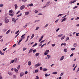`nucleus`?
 <instances>
[{
	"label": "nucleus",
	"mask_w": 79,
	"mask_h": 79,
	"mask_svg": "<svg viewBox=\"0 0 79 79\" xmlns=\"http://www.w3.org/2000/svg\"><path fill=\"white\" fill-rule=\"evenodd\" d=\"M36 45H37V43H36L34 45H33L32 47H35Z\"/></svg>",
	"instance_id": "nucleus-24"
},
{
	"label": "nucleus",
	"mask_w": 79,
	"mask_h": 79,
	"mask_svg": "<svg viewBox=\"0 0 79 79\" xmlns=\"http://www.w3.org/2000/svg\"><path fill=\"white\" fill-rule=\"evenodd\" d=\"M0 7H2V6H3V4H0Z\"/></svg>",
	"instance_id": "nucleus-50"
},
{
	"label": "nucleus",
	"mask_w": 79,
	"mask_h": 79,
	"mask_svg": "<svg viewBox=\"0 0 79 79\" xmlns=\"http://www.w3.org/2000/svg\"><path fill=\"white\" fill-rule=\"evenodd\" d=\"M50 3V2H48L46 4V5H48V4H49V3Z\"/></svg>",
	"instance_id": "nucleus-45"
},
{
	"label": "nucleus",
	"mask_w": 79,
	"mask_h": 79,
	"mask_svg": "<svg viewBox=\"0 0 79 79\" xmlns=\"http://www.w3.org/2000/svg\"><path fill=\"white\" fill-rule=\"evenodd\" d=\"M64 37H65V36H63L62 38H61V40H63V39H64Z\"/></svg>",
	"instance_id": "nucleus-23"
},
{
	"label": "nucleus",
	"mask_w": 79,
	"mask_h": 79,
	"mask_svg": "<svg viewBox=\"0 0 79 79\" xmlns=\"http://www.w3.org/2000/svg\"><path fill=\"white\" fill-rule=\"evenodd\" d=\"M63 75V73H62L61 74H60V76H62V75Z\"/></svg>",
	"instance_id": "nucleus-57"
},
{
	"label": "nucleus",
	"mask_w": 79,
	"mask_h": 79,
	"mask_svg": "<svg viewBox=\"0 0 79 79\" xmlns=\"http://www.w3.org/2000/svg\"><path fill=\"white\" fill-rule=\"evenodd\" d=\"M44 55H48V53L47 52H45L44 53Z\"/></svg>",
	"instance_id": "nucleus-44"
},
{
	"label": "nucleus",
	"mask_w": 79,
	"mask_h": 79,
	"mask_svg": "<svg viewBox=\"0 0 79 79\" xmlns=\"http://www.w3.org/2000/svg\"><path fill=\"white\" fill-rule=\"evenodd\" d=\"M26 49H27V48H23V51H25V50H26Z\"/></svg>",
	"instance_id": "nucleus-32"
},
{
	"label": "nucleus",
	"mask_w": 79,
	"mask_h": 79,
	"mask_svg": "<svg viewBox=\"0 0 79 79\" xmlns=\"http://www.w3.org/2000/svg\"><path fill=\"white\" fill-rule=\"evenodd\" d=\"M19 13H20V11H19L18 12H17L16 13V15H18V14H19Z\"/></svg>",
	"instance_id": "nucleus-49"
},
{
	"label": "nucleus",
	"mask_w": 79,
	"mask_h": 79,
	"mask_svg": "<svg viewBox=\"0 0 79 79\" xmlns=\"http://www.w3.org/2000/svg\"><path fill=\"white\" fill-rule=\"evenodd\" d=\"M22 15V14L21 13L20 14H19L18 15H17V17H19V16H21Z\"/></svg>",
	"instance_id": "nucleus-22"
},
{
	"label": "nucleus",
	"mask_w": 79,
	"mask_h": 79,
	"mask_svg": "<svg viewBox=\"0 0 79 79\" xmlns=\"http://www.w3.org/2000/svg\"><path fill=\"white\" fill-rule=\"evenodd\" d=\"M50 51L49 50H46L45 52L48 53H49Z\"/></svg>",
	"instance_id": "nucleus-35"
},
{
	"label": "nucleus",
	"mask_w": 79,
	"mask_h": 79,
	"mask_svg": "<svg viewBox=\"0 0 79 79\" xmlns=\"http://www.w3.org/2000/svg\"><path fill=\"white\" fill-rule=\"evenodd\" d=\"M40 55V53H37L35 54V56H38V55Z\"/></svg>",
	"instance_id": "nucleus-13"
},
{
	"label": "nucleus",
	"mask_w": 79,
	"mask_h": 79,
	"mask_svg": "<svg viewBox=\"0 0 79 79\" xmlns=\"http://www.w3.org/2000/svg\"><path fill=\"white\" fill-rule=\"evenodd\" d=\"M9 12V13H13V10H10Z\"/></svg>",
	"instance_id": "nucleus-20"
},
{
	"label": "nucleus",
	"mask_w": 79,
	"mask_h": 79,
	"mask_svg": "<svg viewBox=\"0 0 79 79\" xmlns=\"http://www.w3.org/2000/svg\"><path fill=\"white\" fill-rule=\"evenodd\" d=\"M73 46L74 47H77V43H75L74 44Z\"/></svg>",
	"instance_id": "nucleus-12"
},
{
	"label": "nucleus",
	"mask_w": 79,
	"mask_h": 79,
	"mask_svg": "<svg viewBox=\"0 0 79 79\" xmlns=\"http://www.w3.org/2000/svg\"><path fill=\"white\" fill-rule=\"evenodd\" d=\"M9 15L10 16H14V15L12 14H9Z\"/></svg>",
	"instance_id": "nucleus-34"
},
{
	"label": "nucleus",
	"mask_w": 79,
	"mask_h": 79,
	"mask_svg": "<svg viewBox=\"0 0 79 79\" xmlns=\"http://www.w3.org/2000/svg\"><path fill=\"white\" fill-rule=\"evenodd\" d=\"M25 39V37H24L23 38H22V39L20 40H19V42L18 43V45H19V43H20V42H21V41L23 40L24 39Z\"/></svg>",
	"instance_id": "nucleus-1"
},
{
	"label": "nucleus",
	"mask_w": 79,
	"mask_h": 79,
	"mask_svg": "<svg viewBox=\"0 0 79 79\" xmlns=\"http://www.w3.org/2000/svg\"><path fill=\"white\" fill-rule=\"evenodd\" d=\"M19 32V30H18L16 32H15V34H18V32Z\"/></svg>",
	"instance_id": "nucleus-53"
},
{
	"label": "nucleus",
	"mask_w": 79,
	"mask_h": 79,
	"mask_svg": "<svg viewBox=\"0 0 79 79\" xmlns=\"http://www.w3.org/2000/svg\"><path fill=\"white\" fill-rule=\"evenodd\" d=\"M10 32V30H9L7 32H6V34H8Z\"/></svg>",
	"instance_id": "nucleus-25"
},
{
	"label": "nucleus",
	"mask_w": 79,
	"mask_h": 79,
	"mask_svg": "<svg viewBox=\"0 0 79 79\" xmlns=\"http://www.w3.org/2000/svg\"><path fill=\"white\" fill-rule=\"evenodd\" d=\"M77 7H78L77 6H75L73 8V9H75V8H77Z\"/></svg>",
	"instance_id": "nucleus-55"
},
{
	"label": "nucleus",
	"mask_w": 79,
	"mask_h": 79,
	"mask_svg": "<svg viewBox=\"0 0 79 79\" xmlns=\"http://www.w3.org/2000/svg\"><path fill=\"white\" fill-rule=\"evenodd\" d=\"M28 64L29 66H31V61H28Z\"/></svg>",
	"instance_id": "nucleus-10"
},
{
	"label": "nucleus",
	"mask_w": 79,
	"mask_h": 79,
	"mask_svg": "<svg viewBox=\"0 0 79 79\" xmlns=\"http://www.w3.org/2000/svg\"><path fill=\"white\" fill-rule=\"evenodd\" d=\"M59 30H60V28H58L56 30V32H58V31H59Z\"/></svg>",
	"instance_id": "nucleus-58"
},
{
	"label": "nucleus",
	"mask_w": 79,
	"mask_h": 79,
	"mask_svg": "<svg viewBox=\"0 0 79 79\" xmlns=\"http://www.w3.org/2000/svg\"><path fill=\"white\" fill-rule=\"evenodd\" d=\"M43 37H44V36H42L41 37V39H40L39 42H40L42 40V39H43Z\"/></svg>",
	"instance_id": "nucleus-15"
},
{
	"label": "nucleus",
	"mask_w": 79,
	"mask_h": 79,
	"mask_svg": "<svg viewBox=\"0 0 79 79\" xmlns=\"http://www.w3.org/2000/svg\"><path fill=\"white\" fill-rule=\"evenodd\" d=\"M0 54L1 55H4V53L2 52V51H1V50H0Z\"/></svg>",
	"instance_id": "nucleus-14"
},
{
	"label": "nucleus",
	"mask_w": 79,
	"mask_h": 79,
	"mask_svg": "<svg viewBox=\"0 0 79 79\" xmlns=\"http://www.w3.org/2000/svg\"><path fill=\"white\" fill-rule=\"evenodd\" d=\"M66 19V18H64L62 20L61 22H63V21H64Z\"/></svg>",
	"instance_id": "nucleus-19"
},
{
	"label": "nucleus",
	"mask_w": 79,
	"mask_h": 79,
	"mask_svg": "<svg viewBox=\"0 0 79 79\" xmlns=\"http://www.w3.org/2000/svg\"><path fill=\"white\" fill-rule=\"evenodd\" d=\"M71 50H75V48H72Z\"/></svg>",
	"instance_id": "nucleus-51"
},
{
	"label": "nucleus",
	"mask_w": 79,
	"mask_h": 79,
	"mask_svg": "<svg viewBox=\"0 0 79 79\" xmlns=\"http://www.w3.org/2000/svg\"><path fill=\"white\" fill-rule=\"evenodd\" d=\"M35 52H36V49H34L33 51V53H35Z\"/></svg>",
	"instance_id": "nucleus-47"
},
{
	"label": "nucleus",
	"mask_w": 79,
	"mask_h": 79,
	"mask_svg": "<svg viewBox=\"0 0 79 79\" xmlns=\"http://www.w3.org/2000/svg\"><path fill=\"white\" fill-rule=\"evenodd\" d=\"M20 77H22L23 76H24V73L22 72L20 73Z\"/></svg>",
	"instance_id": "nucleus-3"
},
{
	"label": "nucleus",
	"mask_w": 79,
	"mask_h": 79,
	"mask_svg": "<svg viewBox=\"0 0 79 79\" xmlns=\"http://www.w3.org/2000/svg\"><path fill=\"white\" fill-rule=\"evenodd\" d=\"M63 45H64V46L66 45V43H64H64H62V44H61V46H62Z\"/></svg>",
	"instance_id": "nucleus-18"
},
{
	"label": "nucleus",
	"mask_w": 79,
	"mask_h": 79,
	"mask_svg": "<svg viewBox=\"0 0 79 79\" xmlns=\"http://www.w3.org/2000/svg\"><path fill=\"white\" fill-rule=\"evenodd\" d=\"M77 1V0H75L73 2H70L71 4H72V3H75Z\"/></svg>",
	"instance_id": "nucleus-16"
},
{
	"label": "nucleus",
	"mask_w": 79,
	"mask_h": 79,
	"mask_svg": "<svg viewBox=\"0 0 79 79\" xmlns=\"http://www.w3.org/2000/svg\"><path fill=\"white\" fill-rule=\"evenodd\" d=\"M45 77H47V76H48V74H47V73H46L45 74Z\"/></svg>",
	"instance_id": "nucleus-54"
},
{
	"label": "nucleus",
	"mask_w": 79,
	"mask_h": 79,
	"mask_svg": "<svg viewBox=\"0 0 79 79\" xmlns=\"http://www.w3.org/2000/svg\"><path fill=\"white\" fill-rule=\"evenodd\" d=\"M6 49H7V48H5V49H3V51H4V52H5V50H6Z\"/></svg>",
	"instance_id": "nucleus-48"
},
{
	"label": "nucleus",
	"mask_w": 79,
	"mask_h": 79,
	"mask_svg": "<svg viewBox=\"0 0 79 79\" xmlns=\"http://www.w3.org/2000/svg\"><path fill=\"white\" fill-rule=\"evenodd\" d=\"M33 50L32 49H30L29 51V53H31V52H32V51Z\"/></svg>",
	"instance_id": "nucleus-26"
},
{
	"label": "nucleus",
	"mask_w": 79,
	"mask_h": 79,
	"mask_svg": "<svg viewBox=\"0 0 79 79\" xmlns=\"http://www.w3.org/2000/svg\"><path fill=\"white\" fill-rule=\"evenodd\" d=\"M14 60H12L11 62H10V64H11V63H14Z\"/></svg>",
	"instance_id": "nucleus-27"
},
{
	"label": "nucleus",
	"mask_w": 79,
	"mask_h": 79,
	"mask_svg": "<svg viewBox=\"0 0 79 79\" xmlns=\"http://www.w3.org/2000/svg\"><path fill=\"white\" fill-rule=\"evenodd\" d=\"M63 15V14H59L57 16V17H59V16H61Z\"/></svg>",
	"instance_id": "nucleus-36"
},
{
	"label": "nucleus",
	"mask_w": 79,
	"mask_h": 79,
	"mask_svg": "<svg viewBox=\"0 0 79 79\" xmlns=\"http://www.w3.org/2000/svg\"><path fill=\"white\" fill-rule=\"evenodd\" d=\"M20 69V65H19L17 67V69Z\"/></svg>",
	"instance_id": "nucleus-37"
},
{
	"label": "nucleus",
	"mask_w": 79,
	"mask_h": 79,
	"mask_svg": "<svg viewBox=\"0 0 79 79\" xmlns=\"http://www.w3.org/2000/svg\"><path fill=\"white\" fill-rule=\"evenodd\" d=\"M79 19V17H77V18H76V19H75V20H77V19Z\"/></svg>",
	"instance_id": "nucleus-59"
},
{
	"label": "nucleus",
	"mask_w": 79,
	"mask_h": 79,
	"mask_svg": "<svg viewBox=\"0 0 79 79\" xmlns=\"http://www.w3.org/2000/svg\"><path fill=\"white\" fill-rule=\"evenodd\" d=\"M24 35H26L25 34H24L23 35H22V36H21V38H23V37H24Z\"/></svg>",
	"instance_id": "nucleus-38"
},
{
	"label": "nucleus",
	"mask_w": 79,
	"mask_h": 79,
	"mask_svg": "<svg viewBox=\"0 0 79 79\" xmlns=\"http://www.w3.org/2000/svg\"><path fill=\"white\" fill-rule=\"evenodd\" d=\"M8 73L10 76H11L13 74V73L11 72H8Z\"/></svg>",
	"instance_id": "nucleus-5"
},
{
	"label": "nucleus",
	"mask_w": 79,
	"mask_h": 79,
	"mask_svg": "<svg viewBox=\"0 0 79 79\" xmlns=\"http://www.w3.org/2000/svg\"><path fill=\"white\" fill-rule=\"evenodd\" d=\"M29 36H28L27 37V40L25 41L26 42H27V40H28V39L29 38Z\"/></svg>",
	"instance_id": "nucleus-30"
},
{
	"label": "nucleus",
	"mask_w": 79,
	"mask_h": 79,
	"mask_svg": "<svg viewBox=\"0 0 79 79\" xmlns=\"http://www.w3.org/2000/svg\"><path fill=\"white\" fill-rule=\"evenodd\" d=\"M29 6H33V4L32 3H31L29 4Z\"/></svg>",
	"instance_id": "nucleus-31"
},
{
	"label": "nucleus",
	"mask_w": 79,
	"mask_h": 79,
	"mask_svg": "<svg viewBox=\"0 0 79 79\" xmlns=\"http://www.w3.org/2000/svg\"><path fill=\"white\" fill-rule=\"evenodd\" d=\"M73 55H74V53H72L70 55V56H73Z\"/></svg>",
	"instance_id": "nucleus-61"
},
{
	"label": "nucleus",
	"mask_w": 79,
	"mask_h": 79,
	"mask_svg": "<svg viewBox=\"0 0 79 79\" xmlns=\"http://www.w3.org/2000/svg\"><path fill=\"white\" fill-rule=\"evenodd\" d=\"M47 71V69L45 68H44L43 69V71L44 72H45V71Z\"/></svg>",
	"instance_id": "nucleus-6"
},
{
	"label": "nucleus",
	"mask_w": 79,
	"mask_h": 79,
	"mask_svg": "<svg viewBox=\"0 0 79 79\" xmlns=\"http://www.w3.org/2000/svg\"><path fill=\"white\" fill-rule=\"evenodd\" d=\"M14 71L16 73H18V69H14Z\"/></svg>",
	"instance_id": "nucleus-7"
},
{
	"label": "nucleus",
	"mask_w": 79,
	"mask_h": 79,
	"mask_svg": "<svg viewBox=\"0 0 79 79\" xmlns=\"http://www.w3.org/2000/svg\"><path fill=\"white\" fill-rule=\"evenodd\" d=\"M64 52H67V49H64Z\"/></svg>",
	"instance_id": "nucleus-33"
},
{
	"label": "nucleus",
	"mask_w": 79,
	"mask_h": 79,
	"mask_svg": "<svg viewBox=\"0 0 79 79\" xmlns=\"http://www.w3.org/2000/svg\"><path fill=\"white\" fill-rule=\"evenodd\" d=\"M19 35V33H18V34H17L15 36V38H16L17 37H18V35Z\"/></svg>",
	"instance_id": "nucleus-39"
},
{
	"label": "nucleus",
	"mask_w": 79,
	"mask_h": 79,
	"mask_svg": "<svg viewBox=\"0 0 79 79\" xmlns=\"http://www.w3.org/2000/svg\"><path fill=\"white\" fill-rule=\"evenodd\" d=\"M35 73H38V72H39V71H38V70L36 69L35 70Z\"/></svg>",
	"instance_id": "nucleus-42"
},
{
	"label": "nucleus",
	"mask_w": 79,
	"mask_h": 79,
	"mask_svg": "<svg viewBox=\"0 0 79 79\" xmlns=\"http://www.w3.org/2000/svg\"><path fill=\"white\" fill-rule=\"evenodd\" d=\"M35 13H38V11H37V10H35Z\"/></svg>",
	"instance_id": "nucleus-56"
},
{
	"label": "nucleus",
	"mask_w": 79,
	"mask_h": 79,
	"mask_svg": "<svg viewBox=\"0 0 79 79\" xmlns=\"http://www.w3.org/2000/svg\"><path fill=\"white\" fill-rule=\"evenodd\" d=\"M24 8H25V6H24V5L20 7L21 10H23V9H24Z\"/></svg>",
	"instance_id": "nucleus-2"
},
{
	"label": "nucleus",
	"mask_w": 79,
	"mask_h": 79,
	"mask_svg": "<svg viewBox=\"0 0 79 79\" xmlns=\"http://www.w3.org/2000/svg\"><path fill=\"white\" fill-rule=\"evenodd\" d=\"M69 37H67L66 39V40H69Z\"/></svg>",
	"instance_id": "nucleus-62"
},
{
	"label": "nucleus",
	"mask_w": 79,
	"mask_h": 79,
	"mask_svg": "<svg viewBox=\"0 0 79 79\" xmlns=\"http://www.w3.org/2000/svg\"><path fill=\"white\" fill-rule=\"evenodd\" d=\"M25 15H29V12H26L25 13Z\"/></svg>",
	"instance_id": "nucleus-21"
},
{
	"label": "nucleus",
	"mask_w": 79,
	"mask_h": 79,
	"mask_svg": "<svg viewBox=\"0 0 79 79\" xmlns=\"http://www.w3.org/2000/svg\"><path fill=\"white\" fill-rule=\"evenodd\" d=\"M40 64L39 63H38V64H37L35 65V66L36 67H37V66H40Z\"/></svg>",
	"instance_id": "nucleus-8"
},
{
	"label": "nucleus",
	"mask_w": 79,
	"mask_h": 79,
	"mask_svg": "<svg viewBox=\"0 0 79 79\" xmlns=\"http://www.w3.org/2000/svg\"><path fill=\"white\" fill-rule=\"evenodd\" d=\"M9 22V20L8 19L6 20L5 21V23H8Z\"/></svg>",
	"instance_id": "nucleus-9"
},
{
	"label": "nucleus",
	"mask_w": 79,
	"mask_h": 79,
	"mask_svg": "<svg viewBox=\"0 0 79 79\" xmlns=\"http://www.w3.org/2000/svg\"><path fill=\"white\" fill-rule=\"evenodd\" d=\"M46 45V44L45 43L44 44L41 46V48H42V47H43L44 45Z\"/></svg>",
	"instance_id": "nucleus-29"
},
{
	"label": "nucleus",
	"mask_w": 79,
	"mask_h": 79,
	"mask_svg": "<svg viewBox=\"0 0 79 79\" xmlns=\"http://www.w3.org/2000/svg\"><path fill=\"white\" fill-rule=\"evenodd\" d=\"M63 36V34H61V35H58V36L59 37H62V36Z\"/></svg>",
	"instance_id": "nucleus-28"
},
{
	"label": "nucleus",
	"mask_w": 79,
	"mask_h": 79,
	"mask_svg": "<svg viewBox=\"0 0 79 79\" xmlns=\"http://www.w3.org/2000/svg\"><path fill=\"white\" fill-rule=\"evenodd\" d=\"M55 45H56V44H52V47H55Z\"/></svg>",
	"instance_id": "nucleus-41"
},
{
	"label": "nucleus",
	"mask_w": 79,
	"mask_h": 79,
	"mask_svg": "<svg viewBox=\"0 0 79 79\" xmlns=\"http://www.w3.org/2000/svg\"><path fill=\"white\" fill-rule=\"evenodd\" d=\"M64 59V56H63L60 59V61H62Z\"/></svg>",
	"instance_id": "nucleus-11"
},
{
	"label": "nucleus",
	"mask_w": 79,
	"mask_h": 79,
	"mask_svg": "<svg viewBox=\"0 0 79 79\" xmlns=\"http://www.w3.org/2000/svg\"><path fill=\"white\" fill-rule=\"evenodd\" d=\"M42 69H43V68H42V67H40V70H42Z\"/></svg>",
	"instance_id": "nucleus-60"
},
{
	"label": "nucleus",
	"mask_w": 79,
	"mask_h": 79,
	"mask_svg": "<svg viewBox=\"0 0 79 79\" xmlns=\"http://www.w3.org/2000/svg\"><path fill=\"white\" fill-rule=\"evenodd\" d=\"M57 72H54L52 73L53 74H57Z\"/></svg>",
	"instance_id": "nucleus-17"
},
{
	"label": "nucleus",
	"mask_w": 79,
	"mask_h": 79,
	"mask_svg": "<svg viewBox=\"0 0 79 79\" xmlns=\"http://www.w3.org/2000/svg\"><path fill=\"white\" fill-rule=\"evenodd\" d=\"M3 31L4 32H6V29H3Z\"/></svg>",
	"instance_id": "nucleus-43"
},
{
	"label": "nucleus",
	"mask_w": 79,
	"mask_h": 79,
	"mask_svg": "<svg viewBox=\"0 0 79 79\" xmlns=\"http://www.w3.org/2000/svg\"><path fill=\"white\" fill-rule=\"evenodd\" d=\"M31 37H34V34H33L31 36Z\"/></svg>",
	"instance_id": "nucleus-64"
},
{
	"label": "nucleus",
	"mask_w": 79,
	"mask_h": 79,
	"mask_svg": "<svg viewBox=\"0 0 79 79\" xmlns=\"http://www.w3.org/2000/svg\"><path fill=\"white\" fill-rule=\"evenodd\" d=\"M2 76H0V79H2Z\"/></svg>",
	"instance_id": "nucleus-63"
},
{
	"label": "nucleus",
	"mask_w": 79,
	"mask_h": 79,
	"mask_svg": "<svg viewBox=\"0 0 79 79\" xmlns=\"http://www.w3.org/2000/svg\"><path fill=\"white\" fill-rule=\"evenodd\" d=\"M39 79V76H36V78H35V79Z\"/></svg>",
	"instance_id": "nucleus-40"
},
{
	"label": "nucleus",
	"mask_w": 79,
	"mask_h": 79,
	"mask_svg": "<svg viewBox=\"0 0 79 79\" xmlns=\"http://www.w3.org/2000/svg\"><path fill=\"white\" fill-rule=\"evenodd\" d=\"M15 10H17V9L18 8V6L17 5V4H15Z\"/></svg>",
	"instance_id": "nucleus-4"
},
{
	"label": "nucleus",
	"mask_w": 79,
	"mask_h": 79,
	"mask_svg": "<svg viewBox=\"0 0 79 79\" xmlns=\"http://www.w3.org/2000/svg\"><path fill=\"white\" fill-rule=\"evenodd\" d=\"M27 0H22L23 2H26Z\"/></svg>",
	"instance_id": "nucleus-52"
},
{
	"label": "nucleus",
	"mask_w": 79,
	"mask_h": 79,
	"mask_svg": "<svg viewBox=\"0 0 79 79\" xmlns=\"http://www.w3.org/2000/svg\"><path fill=\"white\" fill-rule=\"evenodd\" d=\"M39 27H37L35 29L36 31H37V30H39Z\"/></svg>",
	"instance_id": "nucleus-46"
}]
</instances>
